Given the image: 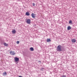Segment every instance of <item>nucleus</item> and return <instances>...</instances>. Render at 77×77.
I'll use <instances>...</instances> for the list:
<instances>
[{"label": "nucleus", "mask_w": 77, "mask_h": 77, "mask_svg": "<svg viewBox=\"0 0 77 77\" xmlns=\"http://www.w3.org/2000/svg\"><path fill=\"white\" fill-rule=\"evenodd\" d=\"M57 51H62V46L60 45H59L57 46Z\"/></svg>", "instance_id": "f257e3e1"}, {"label": "nucleus", "mask_w": 77, "mask_h": 77, "mask_svg": "<svg viewBox=\"0 0 77 77\" xmlns=\"http://www.w3.org/2000/svg\"><path fill=\"white\" fill-rule=\"evenodd\" d=\"M14 59L15 62H18V61H19V58L17 57H15Z\"/></svg>", "instance_id": "f03ea898"}, {"label": "nucleus", "mask_w": 77, "mask_h": 77, "mask_svg": "<svg viewBox=\"0 0 77 77\" xmlns=\"http://www.w3.org/2000/svg\"><path fill=\"white\" fill-rule=\"evenodd\" d=\"M10 53L11 55H15V53L14 51H11L10 52Z\"/></svg>", "instance_id": "7ed1b4c3"}, {"label": "nucleus", "mask_w": 77, "mask_h": 77, "mask_svg": "<svg viewBox=\"0 0 77 77\" xmlns=\"http://www.w3.org/2000/svg\"><path fill=\"white\" fill-rule=\"evenodd\" d=\"M31 16L32 17V18H35V17H36V14H34L33 13H32L31 14Z\"/></svg>", "instance_id": "20e7f679"}, {"label": "nucleus", "mask_w": 77, "mask_h": 77, "mask_svg": "<svg viewBox=\"0 0 77 77\" xmlns=\"http://www.w3.org/2000/svg\"><path fill=\"white\" fill-rule=\"evenodd\" d=\"M31 22V20L30 19H27L26 22L28 24H30V22Z\"/></svg>", "instance_id": "39448f33"}, {"label": "nucleus", "mask_w": 77, "mask_h": 77, "mask_svg": "<svg viewBox=\"0 0 77 77\" xmlns=\"http://www.w3.org/2000/svg\"><path fill=\"white\" fill-rule=\"evenodd\" d=\"M71 41L73 43H75V42H76V40L74 39H73L71 40Z\"/></svg>", "instance_id": "423d86ee"}, {"label": "nucleus", "mask_w": 77, "mask_h": 77, "mask_svg": "<svg viewBox=\"0 0 77 77\" xmlns=\"http://www.w3.org/2000/svg\"><path fill=\"white\" fill-rule=\"evenodd\" d=\"M26 15H27V16H29V15H30V13L28 12H26Z\"/></svg>", "instance_id": "0eeeda50"}, {"label": "nucleus", "mask_w": 77, "mask_h": 77, "mask_svg": "<svg viewBox=\"0 0 77 77\" xmlns=\"http://www.w3.org/2000/svg\"><path fill=\"white\" fill-rule=\"evenodd\" d=\"M71 27L70 26H69L67 27V30H71Z\"/></svg>", "instance_id": "6e6552de"}, {"label": "nucleus", "mask_w": 77, "mask_h": 77, "mask_svg": "<svg viewBox=\"0 0 77 77\" xmlns=\"http://www.w3.org/2000/svg\"><path fill=\"white\" fill-rule=\"evenodd\" d=\"M51 40L50 39V38H48L47 39V42H51Z\"/></svg>", "instance_id": "1a4fd4ad"}, {"label": "nucleus", "mask_w": 77, "mask_h": 77, "mask_svg": "<svg viewBox=\"0 0 77 77\" xmlns=\"http://www.w3.org/2000/svg\"><path fill=\"white\" fill-rule=\"evenodd\" d=\"M12 32L14 34L16 33V31H15V30H13L12 31Z\"/></svg>", "instance_id": "9d476101"}, {"label": "nucleus", "mask_w": 77, "mask_h": 77, "mask_svg": "<svg viewBox=\"0 0 77 77\" xmlns=\"http://www.w3.org/2000/svg\"><path fill=\"white\" fill-rule=\"evenodd\" d=\"M7 75V73H6V72H5L3 74V75Z\"/></svg>", "instance_id": "9b49d317"}, {"label": "nucleus", "mask_w": 77, "mask_h": 77, "mask_svg": "<svg viewBox=\"0 0 77 77\" xmlns=\"http://www.w3.org/2000/svg\"><path fill=\"white\" fill-rule=\"evenodd\" d=\"M4 45H5V46H8V44H7L6 43H4Z\"/></svg>", "instance_id": "f8f14e48"}, {"label": "nucleus", "mask_w": 77, "mask_h": 77, "mask_svg": "<svg viewBox=\"0 0 77 77\" xmlns=\"http://www.w3.org/2000/svg\"><path fill=\"white\" fill-rule=\"evenodd\" d=\"M30 50L31 51H34V49H33V48H30Z\"/></svg>", "instance_id": "ddd939ff"}, {"label": "nucleus", "mask_w": 77, "mask_h": 77, "mask_svg": "<svg viewBox=\"0 0 77 77\" xmlns=\"http://www.w3.org/2000/svg\"><path fill=\"white\" fill-rule=\"evenodd\" d=\"M20 43V42L19 41H17V44H19Z\"/></svg>", "instance_id": "4468645a"}, {"label": "nucleus", "mask_w": 77, "mask_h": 77, "mask_svg": "<svg viewBox=\"0 0 77 77\" xmlns=\"http://www.w3.org/2000/svg\"><path fill=\"white\" fill-rule=\"evenodd\" d=\"M61 77H66V75H63Z\"/></svg>", "instance_id": "2eb2a0df"}, {"label": "nucleus", "mask_w": 77, "mask_h": 77, "mask_svg": "<svg viewBox=\"0 0 77 77\" xmlns=\"http://www.w3.org/2000/svg\"><path fill=\"white\" fill-rule=\"evenodd\" d=\"M69 23H72V21L70 20L69 21Z\"/></svg>", "instance_id": "dca6fc26"}, {"label": "nucleus", "mask_w": 77, "mask_h": 77, "mask_svg": "<svg viewBox=\"0 0 77 77\" xmlns=\"http://www.w3.org/2000/svg\"><path fill=\"white\" fill-rule=\"evenodd\" d=\"M32 5H33V6H34L35 5V3H33L32 4Z\"/></svg>", "instance_id": "f3484780"}, {"label": "nucleus", "mask_w": 77, "mask_h": 77, "mask_svg": "<svg viewBox=\"0 0 77 77\" xmlns=\"http://www.w3.org/2000/svg\"><path fill=\"white\" fill-rule=\"evenodd\" d=\"M19 77H22V76H19Z\"/></svg>", "instance_id": "a211bd4d"}]
</instances>
